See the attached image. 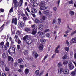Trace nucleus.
<instances>
[{
	"mask_svg": "<svg viewBox=\"0 0 76 76\" xmlns=\"http://www.w3.org/2000/svg\"><path fill=\"white\" fill-rule=\"evenodd\" d=\"M43 13L44 14L45 16H48V17L49 18H51V16H52V13H53V12H50L49 10H46V11L43 10Z\"/></svg>",
	"mask_w": 76,
	"mask_h": 76,
	"instance_id": "obj_1",
	"label": "nucleus"
},
{
	"mask_svg": "<svg viewBox=\"0 0 76 76\" xmlns=\"http://www.w3.org/2000/svg\"><path fill=\"white\" fill-rule=\"evenodd\" d=\"M45 6V2H41L40 4V10H45L46 9V7Z\"/></svg>",
	"mask_w": 76,
	"mask_h": 76,
	"instance_id": "obj_2",
	"label": "nucleus"
},
{
	"mask_svg": "<svg viewBox=\"0 0 76 76\" xmlns=\"http://www.w3.org/2000/svg\"><path fill=\"white\" fill-rule=\"evenodd\" d=\"M28 35H26L23 38L24 41H26L27 44H28V42H29V40H30V39L28 38Z\"/></svg>",
	"mask_w": 76,
	"mask_h": 76,
	"instance_id": "obj_3",
	"label": "nucleus"
},
{
	"mask_svg": "<svg viewBox=\"0 0 76 76\" xmlns=\"http://www.w3.org/2000/svg\"><path fill=\"white\" fill-rule=\"evenodd\" d=\"M68 66L70 70H73L74 68V66H73V64L71 62H69V63Z\"/></svg>",
	"mask_w": 76,
	"mask_h": 76,
	"instance_id": "obj_4",
	"label": "nucleus"
},
{
	"mask_svg": "<svg viewBox=\"0 0 76 76\" xmlns=\"http://www.w3.org/2000/svg\"><path fill=\"white\" fill-rule=\"evenodd\" d=\"M39 35L41 38H44L45 37V32H41L40 34Z\"/></svg>",
	"mask_w": 76,
	"mask_h": 76,
	"instance_id": "obj_5",
	"label": "nucleus"
},
{
	"mask_svg": "<svg viewBox=\"0 0 76 76\" xmlns=\"http://www.w3.org/2000/svg\"><path fill=\"white\" fill-rule=\"evenodd\" d=\"M10 51H15V48L13 47H11L9 49V51H8V53L10 54H11L10 53Z\"/></svg>",
	"mask_w": 76,
	"mask_h": 76,
	"instance_id": "obj_6",
	"label": "nucleus"
},
{
	"mask_svg": "<svg viewBox=\"0 0 76 76\" xmlns=\"http://www.w3.org/2000/svg\"><path fill=\"white\" fill-rule=\"evenodd\" d=\"M8 55L7 53H4L2 54V58H6Z\"/></svg>",
	"mask_w": 76,
	"mask_h": 76,
	"instance_id": "obj_7",
	"label": "nucleus"
},
{
	"mask_svg": "<svg viewBox=\"0 0 76 76\" xmlns=\"http://www.w3.org/2000/svg\"><path fill=\"white\" fill-rule=\"evenodd\" d=\"M7 57L8 61H13V59L12 57L10 56L9 55H8Z\"/></svg>",
	"mask_w": 76,
	"mask_h": 76,
	"instance_id": "obj_8",
	"label": "nucleus"
},
{
	"mask_svg": "<svg viewBox=\"0 0 76 76\" xmlns=\"http://www.w3.org/2000/svg\"><path fill=\"white\" fill-rule=\"evenodd\" d=\"M12 23H15V24H16L17 23V18H15V19L13 18L12 20Z\"/></svg>",
	"mask_w": 76,
	"mask_h": 76,
	"instance_id": "obj_9",
	"label": "nucleus"
},
{
	"mask_svg": "<svg viewBox=\"0 0 76 76\" xmlns=\"http://www.w3.org/2000/svg\"><path fill=\"white\" fill-rule=\"evenodd\" d=\"M26 32H28L31 31V28H29L26 27L24 30Z\"/></svg>",
	"mask_w": 76,
	"mask_h": 76,
	"instance_id": "obj_10",
	"label": "nucleus"
},
{
	"mask_svg": "<svg viewBox=\"0 0 76 76\" xmlns=\"http://www.w3.org/2000/svg\"><path fill=\"white\" fill-rule=\"evenodd\" d=\"M32 29H37V26L35 24H34L31 26Z\"/></svg>",
	"mask_w": 76,
	"mask_h": 76,
	"instance_id": "obj_11",
	"label": "nucleus"
},
{
	"mask_svg": "<svg viewBox=\"0 0 76 76\" xmlns=\"http://www.w3.org/2000/svg\"><path fill=\"white\" fill-rule=\"evenodd\" d=\"M44 47V46H43V45L41 44L38 47V48L40 50H43V48Z\"/></svg>",
	"mask_w": 76,
	"mask_h": 76,
	"instance_id": "obj_12",
	"label": "nucleus"
},
{
	"mask_svg": "<svg viewBox=\"0 0 76 76\" xmlns=\"http://www.w3.org/2000/svg\"><path fill=\"white\" fill-rule=\"evenodd\" d=\"M64 74H68L69 73V69H65L64 71Z\"/></svg>",
	"mask_w": 76,
	"mask_h": 76,
	"instance_id": "obj_13",
	"label": "nucleus"
},
{
	"mask_svg": "<svg viewBox=\"0 0 76 76\" xmlns=\"http://www.w3.org/2000/svg\"><path fill=\"white\" fill-rule=\"evenodd\" d=\"M32 34H33V35H35L37 33V29H32Z\"/></svg>",
	"mask_w": 76,
	"mask_h": 76,
	"instance_id": "obj_14",
	"label": "nucleus"
},
{
	"mask_svg": "<svg viewBox=\"0 0 76 76\" xmlns=\"http://www.w3.org/2000/svg\"><path fill=\"white\" fill-rule=\"evenodd\" d=\"M71 41L72 43H76V38H73L72 39Z\"/></svg>",
	"mask_w": 76,
	"mask_h": 76,
	"instance_id": "obj_15",
	"label": "nucleus"
},
{
	"mask_svg": "<svg viewBox=\"0 0 76 76\" xmlns=\"http://www.w3.org/2000/svg\"><path fill=\"white\" fill-rule=\"evenodd\" d=\"M31 12L32 13H35L37 12V10L35 9V8H32L31 10Z\"/></svg>",
	"mask_w": 76,
	"mask_h": 76,
	"instance_id": "obj_16",
	"label": "nucleus"
},
{
	"mask_svg": "<svg viewBox=\"0 0 76 76\" xmlns=\"http://www.w3.org/2000/svg\"><path fill=\"white\" fill-rule=\"evenodd\" d=\"M57 66L58 67H62L63 66V63L62 62H59L57 64Z\"/></svg>",
	"mask_w": 76,
	"mask_h": 76,
	"instance_id": "obj_17",
	"label": "nucleus"
},
{
	"mask_svg": "<svg viewBox=\"0 0 76 76\" xmlns=\"http://www.w3.org/2000/svg\"><path fill=\"white\" fill-rule=\"evenodd\" d=\"M29 73V69H28L27 68L25 70V73L26 75L27 74H28Z\"/></svg>",
	"mask_w": 76,
	"mask_h": 76,
	"instance_id": "obj_18",
	"label": "nucleus"
},
{
	"mask_svg": "<svg viewBox=\"0 0 76 76\" xmlns=\"http://www.w3.org/2000/svg\"><path fill=\"white\" fill-rule=\"evenodd\" d=\"M43 27H44V26H43V25H40V26H39L38 29L40 31V30H41L42 29H43Z\"/></svg>",
	"mask_w": 76,
	"mask_h": 76,
	"instance_id": "obj_19",
	"label": "nucleus"
},
{
	"mask_svg": "<svg viewBox=\"0 0 76 76\" xmlns=\"http://www.w3.org/2000/svg\"><path fill=\"white\" fill-rule=\"evenodd\" d=\"M40 42L42 44H45V40L44 39H42L40 40Z\"/></svg>",
	"mask_w": 76,
	"mask_h": 76,
	"instance_id": "obj_20",
	"label": "nucleus"
},
{
	"mask_svg": "<svg viewBox=\"0 0 76 76\" xmlns=\"http://www.w3.org/2000/svg\"><path fill=\"white\" fill-rule=\"evenodd\" d=\"M33 55H34V56L35 58H37L38 57V54L37 53H35V52H34L33 53Z\"/></svg>",
	"mask_w": 76,
	"mask_h": 76,
	"instance_id": "obj_21",
	"label": "nucleus"
},
{
	"mask_svg": "<svg viewBox=\"0 0 76 76\" xmlns=\"http://www.w3.org/2000/svg\"><path fill=\"white\" fill-rule=\"evenodd\" d=\"M69 14L71 16H73L75 14V12L73 11H69Z\"/></svg>",
	"mask_w": 76,
	"mask_h": 76,
	"instance_id": "obj_22",
	"label": "nucleus"
},
{
	"mask_svg": "<svg viewBox=\"0 0 76 76\" xmlns=\"http://www.w3.org/2000/svg\"><path fill=\"white\" fill-rule=\"evenodd\" d=\"M2 49L3 50H7V47L5 45H3L2 47Z\"/></svg>",
	"mask_w": 76,
	"mask_h": 76,
	"instance_id": "obj_23",
	"label": "nucleus"
},
{
	"mask_svg": "<svg viewBox=\"0 0 76 76\" xmlns=\"http://www.w3.org/2000/svg\"><path fill=\"white\" fill-rule=\"evenodd\" d=\"M23 3V0H20V1L18 3V6H21L22 5V3Z\"/></svg>",
	"mask_w": 76,
	"mask_h": 76,
	"instance_id": "obj_24",
	"label": "nucleus"
},
{
	"mask_svg": "<svg viewBox=\"0 0 76 76\" xmlns=\"http://www.w3.org/2000/svg\"><path fill=\"white\" fill-rule=\"evenodd\" d=\"M63 69L61 68L58 70V73H61V72H63Z\"/></svg>",
	"mask_w": 76,
	"mask_h": 76,
	"instance_id": "obj_25",
	"label": "nucleus"
},
{
	"mask_svg": "<svg viewBox=\"0 0 76 76\" xmlns=\"http://www.w3.org/2000/svg\"><path fill=\"white\" fill-rule=\"evenodd\" d=\"M39 74V70H37L35 71V74H36V76H38V75Z\"/></svg>",
	"mask_w": 76,
	"mask_h": 76,
	"instance_id": "obj_26",
	"label": "nucleus"
},
{
	"mask_svg": "<svg viewBox=\"0 0 76 76\" xmlns=\"http://www.w3.org/2000/svg\"><path fill=\"white\" fill-rule=\"evenodd\" d=\"M38 5V3H34L33 5V7H36Z\"/></svg>",
	"mask_w": 76,
	"mask_h": 76,
	"instance_id": "obj_27",
	"label": "nucleus"
},
{
	"mask_svg": "<svg viewBox=\"0 0 76 76\" xmlns=\"http://www.w3.org/2000/svg\"><path fill=\"white\" fill-rule=\"evenodd\" d=\"M24 24L23 23L20 22L18 23V25L20 26V27H22L24 26Z\"/></svg>",
	"mask_w": 76,
	"mask_h": 76,
	"instance_id": "obj_28",
	"label": "nucleus"
},
{
	"mask_svg": "<svg viewBox=\"0 0 76 76\" xmlns=\"http://www.w3.org/2000/svg\"><path fill=\"white\" fill-rule=\"evenodd\" d=\"M68 63V61L64 60L63 62V64L64 65H66Z\"/></svg>",
	"mask_w": 76,
	"mask_h": 76,
	"instance_id": "obj_29",
	"label": "nucleus"
},
{
	"mask_svg": "<svg viewBox=\"0 0 76 76\" xmlns=\"http://www.w3.org/2000/svg\"><path fill=\"white\" fill-rule=\"evenodd\" d=\"M28 51L27 50H25L24 52L23 53L24 54V55H27L28 54Z\"/></svg>",
	"mask_w": 76,
	"mask_h": 76,
	"instance_id": "obj_30",
	"label": "nucleus"
},
{
	"mask_svg": "<svg viewBox=\"0 0 76 76\" xmlns=\"http://www.w3.org/2000/svg\"><path fill=\"white\" fill-rule=\"evenodd\" d=\"M67 58V54L64 55V56L62 57V58L63 60H66Z\"/></svg>",
	"mask_w": 76,
	"mask_h": 76,
	"instance_id": "obj_31",
	"label": "nucleus"
},
{
	"mask_svg": "<svg viewBox=\"0 0 76 76\" xmlns=\"http://www.w3.org/2000/svg\"><path fill=\"white\" fill-rule=\"evenodd\" d=\"M46 36L47 38H50L51 37V35L49 33H47Z\"/></svg>",
	"mask_w": 76,
	"mask_h": 76,
	"instance_id": "obj_32",
	"label": "nucleus"
},
{
	"mask_svg": "<svg viewBox=\"0 0 76 76\" xmlns=\"http://www.w3.org/2000/svg\"><path fill=\"white\" fill-rule=\"evenodd\" d=\"M17 42L18 44H20L21 43V41L18 38L17 39V42Z\"/></svg>",
	"mask_w": 76,
	"mask_h": 76,
	"instance_id": "obj_33",
	"label": "nucleus"
},
{
	"mask_svg": "<svg viewBox=\"0 0 76 76\" xmlns=\"http://www.w3.org/2000/svg\"><path fill=\"white\" fill-rule=\"evenodd\" d=\"M11 45L14 46V40H11Z\"/></svg>",
	"mask_w": 76,
	"mask_h": 76,
	"instance_id": "obj_34",
	"label": "nucleus"
},
{
	"mask_svg": "<svg viewBox=\"0 0 76 76\" xmlns=\"http://www.w3.org/2000/svg\"><path fill=\"white\" fill-rule=\"evenodd\" d=\"M14 38L15 39L16 42H17V40H18V36L17 35H15Z\"/></svg>",
	"mask_w": 76,
	"mask_h": 76,
	"instance_id": "obj_35",
	"label": "nucleus"
},
{
	"mask_svg": "<svg viewBox=\"0 0 76 76\" xmlns=\"http://www.w3.org/2000/svg\"><path fill=\"white\" fill-rule=\"evenodd\" d=\"M75 71H74L71 73V74L73 76H75L76 75V73H75Z\"/></svg>",
	"mask_w": 76,
	"mask_h": 76,
	"instance_id": "obj_36",
	"label": "nucleus"
},
{
	"mask_svg": "<svg viewBox=\"0 0 76 76\" xmlns=\"http://www.w3.org/2000/svg\"><path fill=\"white\" fill-rule=\"evenodd\" d=\"M18 61L19 63H22V61H23V60H22V59H18Z\"/></svg>",
	"mask_w": 76,
	"mask_h": 76,
	"instance_id": "obj_37",
	"label": "nucleus"
},
{
	"mask_svg": "<svg viewBox=\"0 0 76 76\" xmlns=\"http://www.w3.org/2000/svg\"><path fill=\"white\" fill-rule=\"evenodd\" d=\"M36 1H37V0H30V2L31 3H35Z\"/></svg>",
	"mask_w": 76,
	"mask_h": 76,
	"instance_id": "obj_38",
	"label": "nucleus"
},
{
	"mask_svg": "<svg viewBox=\"0 0 76 76\" xmlns=\"http://www.w3.org/2000/svg\"><path fill=\"white\" fill-rule=\"evenodd\" d=\"M32 39H30L29 42H28V44H32Z\"/></svg>",
	"mask_w": 76,
	"mask_h": 76,
	"instance_id": "obj_39",
	"label": "nucleus"
},
{
	"mask_svg": "<svg viewBox=\"0 0 76 76\" xmlns=\"http://www.w3.org/2000/svg\"><path fill=\"white\" fill-rule=\"evenodd\" d=\"M3 26H4V24L0 28V32H1L3 29Z\"/></svg>",
	"mask_w": 76,
	"mask_h": 76,
	"instance_id": "obj_40",
	"label": "nucleus"
},
{
	"mask_svg": "<svg viewBox=\"0 0 76 76\" xmlns=\"http://www.w3.org/2000/svg\"><path fill=\"white\" fill-rule=\"evenodd\" d=\"M26 10L27 11V12H29V13H30L31 11H30V10H29V7H27L26 8Z\"/></svg>",
	"mask_w": 76,
	"mask_h": 76,
	"instance_id": "obj_41",
	"label": "nucleus"
},
{
	"mask_svg": "<svg viewBox=\"0 0 76 76\" xmlns=\"http://www.w3.org/2000/svg\"><path fill=\"white\" fill-rule=\"evenodd\" d=\"M65 49L66 51L68 52L69 51V48L67 47H66L65 48Z\"/></svg>",
	"mask_w": 76,
	"mask_h": 76,
	"instance_id": "obj_42",
	"label": "nucleus"
},
{
	"mask_svg": "<svg viewBox=\"0 0 76 76\" xmlns=\"http://www.w3.org/2000/svg\"><path fill=\"white\" fill-rule=\"evenodd\" d=\"M69 4H73V2L72 0H71L69 2Z\"/></svg>",
	"mask_w": 76,
	"mask_h": 76,
	"instance_id": "obj_43",
	"label": "nucleus"
},
{
	"mask_svg": "<svg viewBox=\"0 0 76 76\" xmlns=\"http://www.w3.org/2000/svg\"><path fill=\"white\" fill-rule=\"evenodd\" d=\"M76 30H75L74 31L72 32L71 34V35H73V34H76Z\"/></svg>",
	"mask_w": 76,
	"mask_h": 76,
	"instance_id": "obj_44",
	"label": "nucleus"
},
{
	"mask_svg": "<svg viewBox=\"0 0 76 76\" xmlns=\"http://www.w3.org/2000/svg\"><path fill=\"white\" fill-rule=\"evenodd\" d=\"M42 19H43L44 20H45L47 19V18H46V16H43Z\"/></svg>",
	"mask_w": 76,
	"mask_h": 76,
	"instance_id": "obj_45",
	"label": "nucleus"
},
{
	"mask_svg": "<svg viewBox=\"0 0 76 76\" xmlns=\"http://www.w3.org/2000/svg\"><path fill=\"white\" fill-rule=\"evenodd\" d=\"M23 20H26L28 19V18L26 17H23Z\"/></svg>",
	"mask_w": 76,
	"mask_h": 76,
	"instance_id": "obj_46",
	"label": "nucleus"
},
{
	"mask_svg": "<svg viewBox=\"0 0 76 76\" xmlns=\"http://www.w3.org/2000/svg\"><path fill=\"white\" fill-rule=\"evenodd\" d=\"M58 23L59 25H60V23H61V19L60 18H59L58 19Z\"/></svg>",
	"mask_w": 76,
	"mask_h": 76,
	"instance_id": "obj_47",
	"label": "nucleus"
},
{
	"mask_svg": "<svg viewBox=\"0 0 76 76\" xmlns=\"http://www.w3.org/2000/svg\"><path fill=\"white\" fill-rule=\"evenodd\" d=\"M35 22L36 23H38L39 22V20L38 19H35Z\"/></svg>",
	"mask_w": 76,
	"mask_h": 76,
	"instance_id": "obj_48",
	"label": "nucleus"
},
{
	"mask_svg": "<svg viewBox=\"0 0 76 76\" xmlns=\"http://www.w3.org/2000/svg\"><path fill=\"white\" fill-rule=\"evenodd\" d=\"M39 22L40 23H42V22H44V20L42 19H41L39 20Z\"/></svg>",
	"mask_w": 76,
	"mask_h": 76,
	"instance_id": "obj_49",
	"label": "nucleus"
},
{
	"mask_svg": "<svg viewBox=\"0 0 76 76\" xmlns=\"http://www.w3.org/2000/svg\"><path fill=\"white\" fill-rule=\"evenodd\" d=\"M17 49L18 50H20V45H17Z\"/></svg>",
	"mask_w": 76,
	"mask_h": 76,
	"instance_id": "obj_50",
	"label": "nucleus"
},
{
	"mask_svg": "<svg viewBox=\"0 0 76 76\" xmlns=\"http://www.w3.org/2000/svg\"><path fill=\"white\" fill-rule=\"evenodd\" d=\"M25 13L26 15V16H28V17H29V15H28V12H27V11H25Z\"/></svg>",
	"mask_w": 76,
	"mask_h": 76,
	"instance_id": "obj_51",
	"label": "nucleus"
},
{
	"mask_svg": "<svg viewBox=\"0 0 76 76\" xmlns=\"http://www.w3.org/2000/svg\"><path fill=\"white\" fill-rule=\"evenodd\" d=\"M5 71H7V72H8V71H9V68H8L7 67H6L5 68Z\"/></svg>",
	"mask_w": 76,
	"mask_h": 76,
	"instance_id": "obj_52",
	"label": "nucleus"
},
{
	"mask_svg": "<svg viewBox=\"0 0 76 76\" xmlns=\"http://www.w3.org/2000/svg\"><path fill=\"white\" fill-rule=\"evenodd\" d=\"M44 71H42L40 73V75H39V76H41V75H42V74H43V73H44Z\"/></svg>",
	"mask_w": 76,
	"mask_h": 76,
	"instance_id": "obj_53",
	"label": "nucleus"
},
{
	"mask_svg": "<svg viewBox=\"0 0 76 76\" xmlns=\"http://www.w3.org/2000/svg\"><path fill=\"white\" fill-rule=\"evenodd\" d=\"M4 43L3 42H2L0 43V45L1 46H2L3 45H4Z\"/></svg>",
	"mask_w": 76,
	"mask_h": 76,
	"instance_id": "obj_54",
	"label": "nucleus"
},
{
	"mask_svg": "<svg viewBox=\"0 0 76 76\" xmlns=\"http://www.w3.org/2000/svg\"><path fill=\"white\" fill-rule=\"evenodd\" d=\"M24 67V66H23V65H20V69H22V68H23Z\"/></svg>",
	"mask_w": 76,
	"mask_h": 76,
	"instance_id": "obj_55",
	"label": "nucleus"
},
{
	"mask_svg": "<svg viewBox=\"0 0 76 76\" xmlns=\"http://www.w3.org/2000/svg\"><path fill=\"white\" fill-rule=\"evenodd\" d=\"M13 7H12L11 8V9L10 10V13H11V12H13Z\"/></svg>",
	"mask_w": 76,
	"mask_h": 76,
	"instance_id": "obj_56",
	"label": "nucleus"
},
{
	"mask_svg": "<svg viewBox=\"0 0 76 76\" xmlns=\"http://www.w3.org/2000/svg\"><path fill=\"white\" fill-rule=\"evenodd\" d=\"M18 65V63L17 62H15L14 64V66H15V67H16V66H17Z\"/></svg>",
	"mask_w": 76,
	"mask_h": 76,
	"instance_id": "obj_57",
	"label": "nucleus"
},
{
	"mask_svg": "<svg viewBox=\"0 0 76 76\" xmlns=\"http://www.w3.org/2000/svg\"><path fill=\"white\" fill-rule=\"evenodd\" d=\"M6 45L7 46V47H9V43L8 42L6 43Z\"/></svg>",
	"mask_w": 76,
	"mask_h": 76,
	"instance_id": "obj_58",
	"label": "nucleus"
},
{
	"mask_svg": "<svg viewBox=\"0 0 76 76\" xmlns=\"http://www.w3.org/2000/svg\"><path fill=\"white\" fill-rule=\"evenodd\" d=\"M13 2L15 4H17V3H18V2H17L16 0H13Z\"/></svg>",
	"mask_w": 76,
	"mask_h": 76,
	"instance_id": "obj_59",
	"label": "nucleus"
},
{
	"mask_svg": "<svg viewBox=\"0 0 76 76\" xmlns=\"http://www.w3.org/2000/svg\"><path fill=\"white\" fill-rule=\"evenodd\" d=\"M72 62H73L74 63V64L75 65V67H76V62H75L74 61H72Z\"/></svg>",
	"mask_w": 76,
	"mask_h": 76,
	"instance_id": "obj_60",
	"label": "nucleus"
},
{
	"mask_svg": "<svg viewBox=\"0 0 76 76\" xmlns=\"http://www.w3.org/2000/svg\"><path fill=\"white\" fill-rule=\"evenodd\" d=\"M1 65L3 66V65L4 64V62H3V61H1Z\"/></svg>",
	"mask_w": 76,
	"mask_h": 76,
	"instance_id": "obj_61",
	"label": "nucleus"
},
{
	"mask_svg": "<svg viewBox=\"0 0 76 76\" xmlns=\"http://www.w3.org/2000/svg\"><path fill=\"white\" fill-rule=\"evenodd\" d=\"M0 11H1L2 13H3V12H4V10L1 8L0 10Z\"/></svg>",
	"mask_w": 76,
	"mask_h": 76,
	"instance_id": "obj_62",
	"label": "nucleus"
},
{
	"mask_svg": "<svg viewBox=\"0 0 76 76\" xmlns=\"http://www.w3.org/2000/svg\"><path fill=\"white\" fill-rule=\"evenodd\" d=\"M74 57L75 59H76V53H74Z\"/></svg>",
	"mask_w": 76,
	"mask_h": 76,
	"instance_id": "obj_63",
	"label": "nucleus"
},
{
	"mask_svg": "<svg viewBox=\"0 0 76 76\" xmlns=\"http://www.w3.org/2000/svg\"><path fill=\"white\" fill-rule=\"evenodd\" d=\"M2 76H6V75L5 73H3L2 74Z\"/></svg>",
	"mask_w": 76,
	"mask_h": 76,
	"instance_id": "obj_64",
	"label": "nucleus"
}]
</instances>
